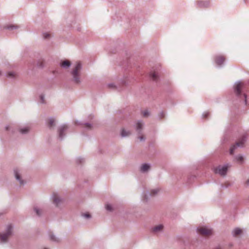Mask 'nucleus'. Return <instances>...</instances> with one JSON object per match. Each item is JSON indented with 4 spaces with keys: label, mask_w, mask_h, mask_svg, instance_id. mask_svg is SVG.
<instances>
[{
    "label": "nucleus",
    "mask_w": 249,
    "mask_h": 249,
    "mask_svg": "<svg viewBox=\"0 0 249 249\" xmlns=\"http://www.w3.org/2000/svg\"><path fill=\"white\" fill-rule=\"evenodd\" d=\"M150 76L153 80H157L158 78V73L155 71L151 72Z\"/></svg>",
    "instance_id": "2eb2a0df"
},
{
    "label": "nucleus",
    "mask_w": 249,
    "mask_h": 249,
    "mask_svg": "<svg viewBox=\"0 0 249 249\" xmlns=\"http://www.w3.org/2000/svg\"><path fill=\"white\" fill-rule=\"evenodd\" d=\"M198 4L200 7H207L209 5V2L207 1H198Z\"/></svg>",
    "instance_id": "dca6fc26"
},
{
    "label": "nucleus",
    "mask_w": 249,
    "mask_h": 249,
    "mask_svg": "<svg viewBox=\"0 0 249 249\" xmlns=\"http://www.w3.org/2000/svg\"><path fill=\"white\" fill-rule=\"evenodd\" d=\"M83 216L86 218H89L90 217V215L89 213H84Z\"/></svg>",
    "instance_id": "cd10ccee"
},
{
    "label": "nucleus",
    "mask_w": 249,
    "mask_h": 249,
    "mask_svg": "<svg viewBox=\"0 0 249 249\" xmlns=\"http://www.w3.org/2000/svg\"><path fill=\"white\" fill-rule=\"evenodd\" d=\"M237 160L238 161L242 162L243 160V158L242 156H239L236 158Z\"/></svg>",
    "instance_id": "a878e982"
},
{
    "label": "nucleus",
    "mask_w": 249,
    "mask_h": 249,
    "mask_svg": "<svg viewBox=\"0 0 249 249\" xmlns=\"http://www.w3.org/2000/svg\"><path fill=\"white\" fill-rule=\"evenodd\" d=\"M139 139H140V141L143 140L144 139L143 136H141L139 137Z\"/></svg>",
    "instance_id": "c756f323"
},
{
    "label": "nucleus",
    "mask_w": 249,
    "mask_h": 249,
    "mask_svg": "<svg viewBox=\"0 0 249 249\" xmlns=\"http://www.w3.org/2000/svg\"><path fill=\"white\" fill-rule=\"evenodd\" d=\"M34 210L35 211H36V213L37 215H40V211L39 210H38L37 208H34Z\"/></svg>",
    "instance_id": "bb28decb"
},
{
    "label": "nucleus",
    "mask_w": 249,
    "mask_h": 249,
    "mask_svg": "<svg viewBox=\"0 0 249 249\" xmlns=\"http://www.w3.org/2000/svg\"><path fill=\"white\" fill-rule=\"evenodd\" d=\"M28 131H29L28 127H25V128L21 129L20 130V132L22 134L27 133L28 132Z\"/></svg>",
    "instance_id": "aec40b11"
},
{
    "label": "nucleus",
    "mask_w": 249,
    "mask_h": 249,
    "mask_svg": "<svg viewBox=\"0 0 249 249\" xmlns=\"http://www.w3.org/2000/svg\"><path fill=\"white\" fill-rule=\"evenodd\" d=\"M44 249H47V248H45Z\"/></svg>",
    "instance_id": "58836bf2"
},
{
    "label": "nucleus",
    "mask_w": 249,
    "mask_h": 249,
    "mask_svg": "<svg viewBox=\"0 0 249 249\" xmlns=\"http://www.w3.org/2000/svg\"><path fill=\"white\" fill-rule=\"evenodd\" d=\"M215 249H221V248H216Z\"/></svg>",
    "instance_id": "c9c22d12"
},
{
    "label": "nucleus",
    "mask_w": 249,
    "mask_h": 249,
    "mask_svg": "<svg viewBox=\"0 0 249 249\" xmlns=\"http://www.w3.org/2000/svg\"><path fill=\"white\" fill-rule=\"evenodd\" d=\"M53 201L56 206H58L62 202V200L57 194H54L53 195Z\"/></svg>",
    "instance_id": "6e6552de"
},
{
    "label": "nucleus",
    "mask_w": 249,
    "mask_h": 249,
    "mask_svg": "<svg viewBox=\"0 0 249 249\" xmlns=\"http://www.w3.org/2000/svg\"><path fill=\"white\" fill-rule=\"evenodd\" d=\"M51 35L49 33H45L43 34V37L45 39L49 38Z\"/></svg>",
    "instance_id": "5701e85b"
},
{
    "label": "nucleus",
    "mask_w": 249,
    "mask_h": 249,
    "mask_svg": "<svg viewBox=\"0 0 249 249\" xmlns=\"http://www.w3.org/2000/svg\"><path fill=\"white\" fill-rule=\"evenodd\" d=\"M225 58L223 55H217L215 58V63L218 65H221L225 61Z\"/></svg>",
    "instance_id": "0eeeda50"
},
{
    "label": "nucleus",
    "mask_w": 249,
    "mask_h": 249,
    "mask_svg": "<svg viewBox=\"0 0 249 249\" xmlns=\"http://www.w3.org/2000/svg\"><path fill=\"white\" fill-rule=\"evenodd\" d=\"M233 232L234 236H236L241 234L242 232V231L240 229L236 228L234 230Z\"/></svg>",
    "instance_id": "4468645a"
},
{
    "label": "nucleus",
    "mask_w": 249,
    "mask_h": 249,
    "mask_svg": "<svg viewBox=\"0 0 249 249\" xmlns=\"http://www.w3.org/2000/svg\"><path fill=\"white\" fill-rule=\"evenodd\" d=\"M106 209L109 211H111L113 210L111 205L110 204H107L106 206Z\"/></svg>",
    "instance_id": "b1692460"
},
{
    "label": "nucleus",
    "mask_w": 249,
    "mask_h": 249,
    "mask_svg": "<svg viewBox=\"0 0 249 249\" xmlns=\"http://www.w3.org/2000/svg\"><path fill=\"white\" fill-rule=\"evenodd\" d=\"M13 28H17V26L13 25V26H11L8 27V28L11 29H12Z\"/></svg>",
    "instance_id": "c85d7f7f"
},
{
    "label": "nucleus",
    "mask_w": 249,
    "mask_h": 249,
    "mask_svg": "<svg viewBox=\"0 0 249 249\" xmlns=\"http://www.w3.org/2000/svg\"><path fill=\"white\" fill-rule=\"evenodd\" d=\"M67 129V126L66 125H63L59 128V136L60 138L63 137V133Z\"/></svg>",
    "instance_id": "9d476101"
},
{
    "label": "nucleus",
    "mask_w": 249,
    "mask_h": 249,
    "mask_svg": "<svg viewBox=\"0 0 249 249\" xmlns=\"http://www.w3.org/2000/svg\"><path fill=\"white\" fill-rule=\"evenodd\" d=\"M48 125L49 127H52L54 125V120L53 119L51 118L48 121Z\"/></svg>",
    "instance_id": "a211bd4d"
},
{
    "label": "nucleus",
    "mask_w": 249,
    "mask_h": 249,
    "mask_svg": "<svg viewBox=\"0 0 249 249\" xmlns=\"http://www.w3.org/2000/svg\"><path fill=\"white\" fill-rule=\"evenodd\" d=\"M86 126L87 127H89V128H90V124H86Z\"/></svg>",
    "instance_id": "473e14b6"
},
{
    "label": "nucleus",
    "mask_w": 249,
    "mask_h": 249,
    "mask_svg": "<svg viewBox=\"0 0 249 249\" xmlns=\"http://www.w3.org/2000/svg\"><path fill=\"white\" fill-rule=\"evenodd\" d=\"M130 132L129 131H126L124 129H123L121 133V135L122 137L128 136L130 134Z\"/></svg>",
    "instance_id": "f3484780"
},
{
    "label": "nucleus",
    "mask_w": 249,
    "mask_h": 249,
    "mask_svg": "<svg viewBox=\"0 0 249 249\" xmlns=\"http://www.w3.org/2000/svg\"><path fill=\"white\" fill-rule=\"evenodd\" d=\"M229 166L228 165L219 166L214 169V172L219 174L221 176H225L226 174L227 170Z\"/></svg>",
    "instance_id": "20e7f679"
},
{
    "label": "nucleus",
    "mask_w": 249,
    "mask_h": 249,
    "mask_svg": "<svg viewBox=\"0 0 249 249\" xmlns=\"http://www.w3.org/2000/svg\"><path fill=\"white\" fill-rule=\"evenodd\" d=\"M163 226L162 225H159L155 226L153 230L154 232H157L161 231L163 229Z\"/></svg>",
    "instance_id": "f8f14e48"
},
{
    "label": "nucleus",
    "mask_w": 249,
    "mask_h": 249,
    "mask_svg": "<svg viewBox=\"0 0 249 249\" xmlns=\"http://www.w3.org/2000/svg\"><path fill=\"white\" fill-rule=\"evenodd\" d=\"M40 99L41 100H42L41 102L43 103H44V101H43V96L42 95H41L40 96Z\"/></svg>",
    "instance_id": "2f4dec72"
},
{
    "label": "nucleus",
    "mask_w": 249,
    "mask_h": 249,
    "mask_svg": "<svg viewBox=\"0 0 249 249\" xmlns=\"http://www.w3.org/2000/svg\"><path fill=\"white\" fill-rule=\"evenodd\" d=\"M245 98H246V95L244 94Z\"/></svg>",
    "instance_id": "e433bc0d"
},
{
    "label": "nucleus",
    "mask_w": 249,
    "mask_h": 249,
    "mask_svg": "<svg viewBox=\"0 0 249 249\" xmlns=\"http://www.w3.org/2000/svg\"><path fill=\"white\" fill-rule=\"evenodd\" d=\"M8 129H9V127H8V126H7V127H6V130H8Z\"/></svg>",
    "instance_id": "f704fd0d"
},
{
    "label": "nucleus",
    "mask_w": 249,
    "mask_h": 249,
    "mask_svg": "<svg viewBox=\"0 0 249 249\" xmlns=\"http://www.w3.org/2000/svg\"><path fill=\"white\" fill-rule=\"evenodd\" d=\"M244 84L242 82L237 83L235 87V92L237 95H240L241 92V89L243 87Z\"/></svg>",
    "instance_id": "423d86ee"
},
{
    "label": "nucleus",
    "mask_w": 249,
    "mask_h": 249,
    "mask_svg": "<svg viewBox=\"0 0 249 249\" xmlns=\"http://www.w3.org/2000/svg\"><path fill=\"white\" fill-rule=\"evenodd\" d=\"M245 136L243 137L241 140H239V141L236 143L235 145H233L231 147L230 149V154L231 155L233 154L234 150L237 147H241L244 145V143L245 141Z\"/></svg>",
    "instance_id": "39448f33"
},
{
    "label": "nucleus",
    "mask_w": 249,
    "mask_h": 249,
    "mask_svg": "<svg viewBox=\"0 0 249 249\" xmlns=\"http://www.w3.org/2000/svg\"><path fill=\"white\" fill-rule=\"evenodd\" d=\"M71 62L69 60H66L62 61L60 63V66L63 68H68L71 66Z\"/></svg>",
    "instance_id": "1a4fd4ad"
},
{
    "label": "nucleus",
    "mask_w": 249,
    "mask_h": 249,
    "mask_svg": "<svg viewBox=\"0 0 249 249\" xmlns=\"http://www.w3.org/2000/svg\"><path fill=\"white\" fill-rule=\"evenodd\" d=\"M81 68V64L80 62H78L76 63L75 67L72 71V75L73 76L74 81L77 83L80 82L79 71Z\"/></svg>",
    "instance_id": "f257e3e1"
},
{
    "label": "nucleus",
    "mask_w": 249,
    "mask_h": 249,
    "mask_svg": "<svg viewBox=\"0 0 249 249\" xmlns=\"http://www.w3.org/2000/svg\"><path fill=\"white\" fill-rule=\"evenodd\" d=\"M12 227L11 225H9L7 227L6 232L0 234V240L1 242H6L8 237L12 234Z\"/></svg>",
    "instance_id": "f03ea898"
},
{
    "label": "nucleus",
    "mask_w": 249,
    "mask_h": 249,
    "mask_svg": "<svg viewBox=\"0 0 249 249\" xmlns=\"http://www.w3.org/2000/svg\"><path fill=\"white\" fill-rule=\"evenodd\" d=\"M197 231L203 236H209L213 233L212 230L206 227H201L198 228Z\"/></svg>",
    "instance_id": "7ed1b4c3"
},
{
    "label": "nucleus",
    "mask_w": 249,
    "mask_h": 249,
    "mask_svg": "<svg viewBox=\"0 0 249 249\" xmlns=\"http://www.w3.org/2000/svg\"><path fill=\"white\" fill-rule=\"evenodd\" d=\"M142 124L140 122H138L137 123V130L141 129L142 128Z\"/></svg>",
    "instance_id": "412c9836"
},
{
    "label": "nucleus",
    "mask_w": 249,
    "mask_h": 249,
    "mask_svg": "<svg viewBox=\"0 0 249 249\" xmlns=\"http://www.w3.org/2000/svg\"><path fill=\"white\" fill-rule=\"evenodd\" d=\"M14 173H15V177H16V179L19 181L21 185L23 184V181L21 179L20 175H19L18 171L15 170L14 171Z\"/></svg>",
    "instance_id": "9b49d317"
},
{
    "label": "nucleus",
    "mask_w": 249,
    "mask_h": 249,
    "mask_svg": "<svg viewBox=\"0 0 249 249\" xmlns=\"http://www.w3.org/2000/svg\"><path fill=\"white\" fill-rule=\"evenodd\" d=\"M8 76H14V73H12V72H10V73H8Z\"/></svg>",
    "instance_id": "7c9ffc66"
},
{
    "label": "nucleus",
    "mask_w": 249,
    "mask_h": 249,
    "mask_svg": "<svg viewBox=\"0 0 249 249\" xmlns=\"http://www.w3.org/2000/svg\"><path fill=\"white\" fill-rule=\"evenodd\" d=\"M50 238L51 240L53 241H58V239L57 238H55L52 233L50 234Z\"/></svg>",
    "instance_id": "4be33fe9"
},
{
    "label": "nucleus",
    "mask_w": 249,
    "mask_h": 249,
    "mask_svg": "<svg viewBox=\"0 0 249 249\" xmlns=\"http://www.w3.org/2000/svg\"><path fill=\"white\" fill-rule=\"evenodd\" d=\"M1 75V72H0V75Z\"/></svg>",
    "instance_id": "4c0bfd02"
},
{
    "label": "nucleus",
    "mask_w": 249,
    "mask_h": 249,
    "mask_svg": "<svg viewBox=\"0 0 249 249\" xmlns=\"http://www.w3.org/2000/svg\"><path fill=\"white\" fill-rule=\"evenodd\" d=\"M142 114L143 117H147L149 115V113L147 110H144L142 112Z\"/></svg>",
    "instance_id": "6ab92c4d"
},
{
    "label": "nucleus",
    "mask_w": 249,
    "mask_h": 249,
    "mask_svg": "<svg viewBox=\"0 0 249 249\" xmlns=\"http://www.w3.org/2000/svg\"><path fill=\"white\" fill-rule=\"evenodd\" d=\"M159 192L158 189H154L151 191V195L153 196Z\"/></svg>",
    "instance_id": "393cba45"
},
{
    "label": "nucleus",
    "mask_w": 249,
    "mask_h": 249,
    "mask_svg": "<svg viewBox=\"0 0 249 249\" xmlns=\"http://www.w3.org/2000/svg\"><path fill=\"white\" fill-rule=\"evenodd\" d=\"M247 184H249V179H248L247 182H246Z\"/></svg>",
    "instance_id": "72a5a7b5"
},
{
    "label": "nucleus",
    "mask_w": 249,
    "mask_h": 249,
    "mask_svg": "<svg viewBox=\"0 0 249 249\" xmlns=\"http://www.w3.org/2000/svg\"><path fill=\"white\" fill-rule=\"evenodd\" d=\"M150 168V165L148 164H144L142 165L141 170L142 172H145Z\"/></svg>",
    "instance_id": "ddd939ff"
}]
</instances>
